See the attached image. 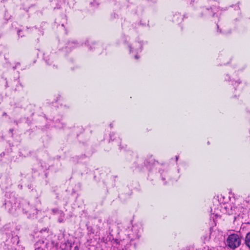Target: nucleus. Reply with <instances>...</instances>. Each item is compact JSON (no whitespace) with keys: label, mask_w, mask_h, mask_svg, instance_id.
<instances>
[{"label":"nucleus","mask_w":250,"mask_h":250,"mask_svg":"<svg viewBox=\"0 0 250 250\" xmlns=\"http://www.w3.org/2000/svg\"><path fill=\"white\" fill-rule=\"evenodd\" d=\"M135 58L136 59H138V56H137V55H136L135 56Z\"/></svg>","instance_id":"423d86ee"},{"label":"nucleus","mask_w":250,"mask_h":250,"mask_svg":"<svg viewBox=\"0 0 250 250\" xmlns=\"http://www.w3.org/2000/svg\"><path fill=\"white\" fill-rule=\"evenodd\" d=\"M241 238L238 234L236 233L229 235L227 239V245L232 249L238 247L241 244Z\"/></svg>","instance_id":"f257e3e1"},{"label":"nucleus","mask_w":250,"mask_h":250,"mask_svg":"<svg viewBox=\"0 0 250 250\" xmlns=\"http://www.w3.org/2000/svg\"><path fill=\"white\" fill-rule=\"evenodd\" d=\"M224 209L229 214H236L239 212L238 208L231 205H227L224 207Z\"/></svg>","instance_id":"f03ea898"},{"label":"nucleus","mask_w":250,"mask_h":250,"mask_svg":"<svg viewBox=\"0 0 250 250\" xmlns=\"http://www.w3.org/2000/svg\"><path fill=\"white\" fill-rule=\"evenodd\" d=\"M142 45L141 42H135L130 47V52L138 53V52H141L142 50Z\"/></svg>","instance_id":"7ed1b4c3"},{"label":"nucleus","mask_w":250,"mask_h":250,"mask_svg":"<svg viewBox=\"0 0 250 250\" xmlns=\"http://www.w3.org/2000/svg\"><path fill=\"white\" fill-rule=\"evenodd\" d=\"M35 250H44L41 248H37Z\"/></svg>","instance_id":"39448f33"},{"label":"nucleus","mask_w":250,"mask_h":250,"mask_svg":"<svg viewBox=\"0 0 250 250\" xmlns=\"http://www.w3.org/2000/svg\"><path fill=\"white\" fill-rule=\"evenodd\" d=\"M245 244L250 248V232L248 233L245 237Z\"/></svg>","instance_id":"20e7f679"}]
</instances>
